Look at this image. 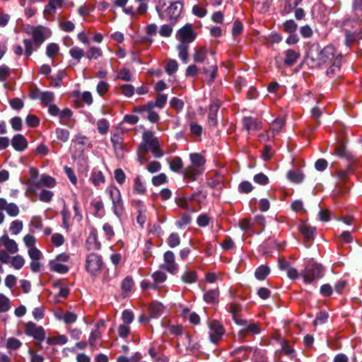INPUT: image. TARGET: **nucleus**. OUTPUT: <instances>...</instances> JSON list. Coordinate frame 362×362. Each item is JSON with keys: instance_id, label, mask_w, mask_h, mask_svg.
Returning a JSON list of instances; mask_svg holds the SVG:
<instances>
[{"instance_id": "f257e3e1", "label": "nucleus", "mask_w": 362, "mask_h": 362, "mask_svg": "<svg viewBox=\"0 0 362 362\" xmlns=\"http://www.w3.org/2000/svg\"><path fill=\"white\" fill-rule=\"evenodd\" d=\"M307 59L310 62L312 66H320L332 64L327 74H334L336 71L339 70L341 64V54L338 53L332 45H327L322 49L311 48L308 53Z\"/></svg>"}, {"instance_id": "f03ea898", "label": "nucleus", "mask_w": 362, "mask_h": 362, "mask_svg": "<svg viewBox=\"0 0 362 362\" xmlns=\"http://www.w3.org/2000/svg\"><path fill=\"white\" fill-rule=\"evenodd\" d=\"M26 33L32 36V40L24 39L23 41L26 57H30L52 35L51 30L43 25L31 26L26 29Z\"/></svg>"}, {"instance_id": "7ed1b4c3", "label": "nucleus", "mask_w": 362, "mask_h": 362, "mask_svg": "<svg viewBox=\"0 0 362 362\" xmlns=\"http://www.w3.org/2000/svg\"><path fill=\"white\" fill-rule=\"evenodd\" d=\"M214 55V52L205 46L196 47L193 54L194 62L204 65L203 72L209 76L211 82L214 81L217 71V65Z\"/></svg>"}, {"instance_id": "20e7f679", "label": "nucleus", "mask_w": 362, "mask_h": 362, "mask_svg": "<svg viewBox=\"0 0 362 362\" xmlns=\"http://www.w3.org/2000/svg\"><path fill=\"white\" fill-rule=\"evenodd\" d=\"M151 152L155 158H161L163 152L160 148L159 141L153 132L146 131L142 134V141L138 147L139 154Z\"/></svg>"}, {"instance_id": "39448f33", "label": "nucleus", "mask_w": 362, "mask_h": 362, "mask_svg": "<svg viewBox=\"0 0 362 362\" xmlns=\"http://www.w3.org/2000/svg\"><path fill=\"white\" fill-rule=\"evenodd\" d=\"M165 6V4L163 2V0H159L158 5L156 6V11L160 18L163 20L165 18H167L170 22V24H175L177 18L181 14L182 10V4L180 1H175L170 4V5L165 11V16L164 12H163V9Z\"/></svg>"}, {"instance_id": "423d86ee", "label": "nucleus", "mask_w": 362, "mask_h": 362, "mask_svg": "<svg viewBox=\"0 0 362 362\" xmlns=\"http://www.w3.org/2000/svg\"><path fill=\"white\" fill-rule=\"evenodd\" d=\"M18 252L17 243L10 238L8 235L0 237V262L3 264L10 262L9 254L13 255Z\"/></svg>"}, {"instance_id": "0eeeda50", "label": "nucleus", "mask_w": 362, "mask_h": 362, "mask_svg": "<svg viewBox=\"0 0 362 362\" xmlns=\"http://www.w3.org/2000/svg\"><path fill=\"white\" fill-rule=\"evenodd\" d=\"M300 276L305 283L312 284L324 276V268L320 264L313 263L301 272Z\"/></svg>"}, {"instance_id": "6e6552de", "label": "nucleus", "mask_w": 362, "mask_h": 362, "mask_svg": "<svg viewBox=\"0 0 362 362\" xmlns=\"http://www.w3.org/2000/svg\"><path fill=\"white\" fill-rule=\"evenodd\" d=\"M235 322L241 327L238 332L239 338L243 339L249 335H255L260 333L261 329L257 323L250 322L240 317H235Z\"/></svg>"}, {"instance_id": "1a4fd4ad", "label": "nucleus", "mask_w": 362, "mask_h": 362, "mask_svg": "<svg viewBox=\"0 0 362 362\" xmlns=\"http://www.w3.org/2000/svg\"><path fill=\"white\" fill-rule=\"evenodd\" d=\"M103 260L101 256L91 253L88 255L86 260V271L92 276H97L101 271Z\"/></svg>"}, {"instance_id": "9d476101", "label": "nucleus", "mask_w": 362, "mask_h": 362, "mask_svg": "<svg viewBox=\"0 0 362 362\" xmlns=\"http://www.w3.org/2000/svg\"><path fill=\"white\" fill-rule=\"evenodd\" d=\"M160 268L171 274H177L179 271V265L175 261V255L171 250H168L163 254V262Z\"/></svg>"}, {"instance_id": "9b49d317", "label": "nucleus", "mask_w": 362, "mask_h": 362, "mask_svg": "<svg viewBox=\"0 0 362 362\" xmlns=\"http://www.w3.org/2000/svg\"><path fill=\"white\" fill-rule=\"evenodd\" d=\"M196 37L197 34L193 30V25L189 23L180 28L175 34V37L180 42L187 44L192 42Z\"/></svg>"}, {"instance_id": "f8f14e48", "label": "nucleus", "mask_w": 362, "mask_h": 362, "mask_svg": "<svg viewBox=\"0 0 362 362\" xmlns=\"http://www.w3.org/2000/svg\"><path fill=\"white\" fill-rule=\"evenodd\" d=\"M209 332V335L210 341L212 343L217 344L220 341L225 333V329L223 325L216 320L211 321L208 323Z\"/></svg>"}, {"instance_id": "ddd939ff", "label": "nucleus", "mask_w": 362, "mask_h": 362, "mask_svg": "<svg viewBox=\"0 0 362 362\" xmlns=\"http://www.w3.org/2000/svg\"><path fill=\"white\" fill-rule=\"evenodd\" d=\"M25 333L39 341H42L45 339V329L31 321L25 325Z\"/></svg>"}, {"instance_id": "4468645a", "label": "nucleus", "mask_w": 362, "mask_h": 362, "mask_svg": "<svg viewBox=\"0 0 362 362\" xmlns=\"http://www.w3.org/2000/svg\"><path fill=\"white\" fill-rule=\"evenodd\" d=\"M56 184L57 182L54 177L47 175H42L39 179H35L30 182L29 188H52L56 185Z\"/></svg>"}, {"instance_id": "2eb2a0df", "label": "nucleus", "mask_w": 362, "mask_h": 362, "mask_svg": "<svg viewBox=\"0 0 362 362\" xmlns=\"http://www.w3.org/2000/svg\"><path fill=\"white\" fill-rule=\"evenodd\" d=\"M4 210L11 217H16L20 213V209L15 203H8L5 199L0 198V211Z\"/></svg>"}, {"instance_id": "dca6fc26", "label": "nucleus", "mask_w": 362, "mask_h": 362, "mask_svg": "<svg viewBox=\"0 0 362 362\" xmlns=\"http://www.w3.org/2000/svg\"><path fill=\"white\" fill-rule=\"evenodd\" d=\"M220 107L218 101H214L209 106L208 115V124L210 127H216L217 125V113Z\"/></svg>"}, {"instance_id": "f3484780", "label": "nucleus", "mask_w": 362, "mask_h": 362, "mask_svg": "<svg viewBox=\"0 0 362 362\" xmlns=\"http://www.w3.org/2000/svg\"><path fill=\"white\" fill-rule=\"evenodd\" d=\"M11 145L16 151H23L28 148V143L23 135L18 134L12 138Z\"/></svg>"}, {"instance_id": "a211bd4d", "label": "nucleus", "mask_w": 362, "mask_h": 362, "mask_svg": "<svg viewBox=\"0 0 362 362\" xmlns=\"http://www.w3.org/2000/svg\"><path fill=\"white\" fill-rule=\"evenodd\" d=\"M284 64L288 66H293L300 58V52L297 50L289 49L285 51Z\"/></svg>"}, {"instance_id": "6ab92c4d", "label": "nucleus", "mask_w": 362, "mask_h": 362, "mask_svg": "<svg viewBox=\"0 0 362 362\" xmlns=\"http://www.w3.org/2000/svg\"><path fill=\"white\" fill-rule=\"evenodd\" d=\"M30 190L34 192L39 199L43 202H50L54 196L52 191L45 189L30 188Z\"/></svg>"}, {"instance_id": "aec40b11", "label": "nucleus", "mask_w": 362, "mask_h": 362, "mask_svg": "<svg viewBox=\"0 0 362 362\" xmlns=\"http://www.w3.org/2000/svg\"><path fill=\"white\" fill-rule=\"evenodd\" d=\"M243 127L248 132H254L261 128V123L257 119L248 117L243 119Z\"/></svg>"}, {"instance_id": "412c9836", "label": "nucleus", "mask_w": 362, "mask_h": 362, "mask_svg": "<svg viewBox=\"0 0 362 362\" xmlns=\"http://www.w3.org/2000/svg\"><path fill=\"white\" fill-rule=\"evenodd\" d=\"M135 205L137 207L138 216H137V222L141 226H143L146 222V207L145 204L141 201L135 202Z\"/></svg>"}, {"instance_id": "4be33fe9", "label": "nucleus", "mask_w": 362, "mask_h": 362, "mask_svg": "<svg viewBox=\"0 0 362 362\" xmlns=\"http://www.w3.org/2000/svg\"><path fill=\"white\" fill-rule=\"evenodd\" d=\"M202 173V170L193 165L187 166L183 171V175L185 178L191 180H194L196 178Z\"/></svg>"}, {"instance_id": "5701e85b", "label": "nucleus", "mask_w": 362, "mask_h": 362, "mask_svg": "<svg viewBox=\"0 0 362 362\" xmlns=\"http://www.w3.org/2000/svg\"><path fill=\"white\" fill-rule=\"evenodd\" d=\"M299 230L303 237L307 240H310L315 236L316 229L306 223H303L299 226Z\"/></svg>"}, {"instance_id": "b1692460", "label": "nucleus", "mask_w": 362, "mask_h": 362, "mask_svg": "<svg viewBox=\"0 0 362 362\" xmlns=\"http://www.w3.org/2000/svg\"><path fill=\"white\" fill-rule=\"evenodd\" d=\"M164 310L163 304L158 302H153L151 304L149 308L150 317L152 318H157L160 317Z\"/></svg>"}, {"instance_id": "393cba45", "label": "nucleus", "mask_w": 362, "mask_h": 362, "mask_svg": "<svg viewBox=\"0 0 362 362\" xmlns=\"http://www.w3.org/2000/svg\"><path fill=\"white\" fill-rule=\"evenodd\" d=\"M189 45L187 43L180 42L177 45V50L178 51V56L180 59L184 62L187 63L188 61V50Z\"/></svg>"}, {"instance_id": "a878e982", "label": "nucleus", "mask_w": 362, "mask_h": 362, "mask_svg": "<svg viewBox=\"0 0 362 362\" xmlns=\"http://www.w3.org/2000/svg\"><path fill=\"white\" fill-rule=\"evenodd\" d=\"M251 350L252 349L250 347L241 346L235 349L233 351V354L235 357L236 360H247L249 358L248 352Z\"/></svg>"}, {"instance_id": "bb28decb", "label": "nucleus", "mask_w": 362, "mask_h": 362, "mask_svg": "<svg viewBox=\"0 0 362 362\" xmlns=\"http://www.w3.org/2000/svg\"><path fill=\"white\" fill-rule=\"evenodd\" d=\"M147 108V119L151 123H158L160 119L159 115L153 110L152 102L146 103Z\"/></svg>"}, {"instance_id": "cd10ccee", "label": "nucleus", "mask_w": 362, "mask_h": 362, "mask_svg": "<svg viewBox=\"0 0 362 362\" xmlns=\"http://www.w3.org/2000/svg\"><path fill=\"white\" fill-rule=\"evenodd\" d=\"M269 272L270 269L269 267L266 265H260L256 269L255 272V276L257 279L262 281L266 279V277L269 275Z\"/></svg>"}, {"instance_id": "c85d7f7f", "label": "nucleus", "mask_w": 362, "mask_h": 362, "mask_svg": "<svg viewBox=\"0 0 362 362\" xmlns=\"http://www.w3.org/2000/svg\"><path fill=\"white\" fill-rule=\"evenodd\" d=\"M189 158L192 162V164L196 167L201 168L202 167L205 163L206 160L204 157L200 153H190Z\"/></svg>"}, {"instance_id": "c756f323", "label": "nucleus", "mask_w": 362, "mask_h": 362, "mask_svg": "<svg viewBox=\"0 0 362 362\" xmlns=\"http://www.w3.org/2000/svg\"><path fill=\"white\" fill-rule=\"evenodd\" d=\"M50 267L52 271L60 274H65L68 272L69 268L66 265L59 262L55 259L50 261Z\"/></svg>"}, {"instance_id": "7c9ffc66", "label": "nucleus", "mask_w": 362, "mask_h": 362, "mask_svg": "<svg viewBox=\"0 0 362 362\" xmlns=\"http://www.w3.org/2000/svg\"><path fill=\"white\" fill-rule=\"evenodd\" d=\"M42 221L39 216H33L29 222V230L30 233H35V230L42 228Z\"/></svg>"}, {"instance_id": "2f4dec72", "label": "nucleus", "mask_w": 362, "mask_h": 362, "mask_svg": "<svg viewBox=\"0 0 362 362\" xmlns=\"http://www.w3.org/2000/svg\"><path fill=\"white\" fill-rule=\"evenodd\" d=\"M23 228V221L18 219H16L11 223L9 230L12 235H17L22 231Z\"/></svg>"}, {"instance_id": "473e14b6", "label": "nucleus", "mask_w": 362, "mask_h": 362, "mask_svg": "<svg viewBox=\"0 0 362 362\" xmlns=\"http://www.w3.org/2000/svg\"><path fill=\"white\" fill-rule=\"evenodd\" d=\"M59 52V46L54 42L49 43L46 47V55L52 59V60L54 59V57L57 56Z\"/></svg>"}, {"instance_id": "72a5a7b5", "label": "nucleus", "mask_w": 362, "mask_h": 362, "mask_svg": "<svg viewBox=\"0 0 362 362\" xmlns=\"http://www.w3.org/2000/svg\"><path fill=\"white\" fill-rule=\"evenodd\" d=\"M182 280L185 284H193L197 280V275L196 272L192 270H187L182 276Z\"/></svg>"}, {"instance_id": "f704fd0d", "label": "nucleus", "mask_w": 362, "mask_h": 362, "mask_svg": "<svg viewBox=\"0 0 362 362\" xmlns=\"http://www.w3.org/2000/svg\"><path fill=\"white\" fill-rule=\"evenodd\" d=\"M287 178L293 182L300 183L303 180L304 175L300 171L290 170L287 173Z\"/></svg>"}, {"instance_id": "c9c22d12", "label": "nucleus", "mask_w": 362, "mask_h": 362, "mask_svg": "<svg viewBox=\"0 0 362 362\" xmlns=\"http://www.w3.org/2000/svg\"><path fill=\"white\" fill-rule=\"evenodd\" d=\"M67 341L68 339L65 335H59L54 337H48L46 339V342L49 345H64L66 344Z\"/></svg>"}, {"instance_id": "e433bc0d", "label": "nucleus", "mask_w": 362, "mask_h": 362, "mask_svg": "<svg viewBox=\"0 0 362 362\" xmlns=\"http://www.w3.org/2000/svg\"><path fill=\"white\" fill-rule=\"evenodd\" d=\"M180 238L178 233H172L167 239V243L170 248H174L180 245Z\"/></svg>"}, {"instance_id": "4c0bfd02", "label": "nucleus", "mask_w": 362, "mask_h": 362, "mask_svg": "<svg viewBox=\"0 0 362 362\" xmlns=\"http://www.w3.org/2000/svg\"><path fill=\"white\" fill-rule=\"evenodd\" d=\"M142 358L140 353L136 352L130 357L120 356L117 358V362H139Z\"/></svg>"}, {"instance_id": "58836bf2", "label": "nucleus", "mask_w": 362, "mask_h": 362, "mask_svg": "<svg viewBox=\"0 0 362 362\" xmlns=\"http://www.w3.org/2000/svg\"><path fill=\"white\" fill-rule=\"evenodd\" d=\"M134 286V281L131 276H127L122 282L121 288L124 293H129Z\"/></svg>"}, {"instance_id": "ea45409f", "label": "nucleus", "mask_w": 362, "mask_h": 362, "mask_svg": "<svg viewBox=\"0 0 362 362\" xmlns=\"http://www.w3.org/2000/svg\"><path fill=\"white\" fill-rule=\"evenodd\" d=\"M112 203L114 214L117 216V217L121 218L124 211L122 199Z\"/></svg>"}, {"instance_id": "a19ab883", "label": "nucleus", "mask_w": 362, "mask_h": 362, "mask_svg": "<svg viewBox=\"0 0 362 362\" xmlns=\"http://www.w3.org/2000/svg\"><path fill=\"white\" fill-rule=\"evenodd\" d=\"M55 134L57 139L61 142L65 143L69 139V132L66 129L57 128L55 130Z\"/></svg>"}, {"instance_id": "79ce46f5", "label": "nucleus", "mask_w": 362, "mask_h": 362, "mask_svg": "<svg viewBox=\"0 0 362 362\" xmlns=\"http://www.w3.org/2000/svg\"><path fill=\"white\" fill-rule=\"evenodd\" d=\"M91 180H92V182L95 186H98L100 184L104 183L105 182V179L103 175V173L100 170L95 171L92 173Z\"/></svg>"}, {"instance_id": "37998d69", "label": "nucleus", "mask_w": 362, "mask_h": 362, "mask_svg": "<svg viewBox=\"0 0 362 362\" xmlns=\"http://www.w3.org/2000/svg\"><path fill=\"white\" fill-rule=\"evenodd\" d=\"M103 54V52L100 48L97 47H90L88 52L86 54V57L89 59H97Z\"/></svg>"}, {"instance_id": "c03bdc74", "label": "nucleus", "mask_w": 362, "mask_h": 362, "mask_svg": "<svg viewBox=\"0 0 362 362\" xmlns=\"http://www.w3.org/2000/svg\"><path fill=\"white\" fill-rule=\"evenodd\" d=\"M109 195L112 199V202H117L122 199L121 193L119 189L115 187L111 186L107 188Z\"/></svg>"}, {"instance_id": "a18cd8bd", "label": "nucleus", "mask_w": 362, "mask_h": 362, "mask_svg": "<svg viewBox=\"0 0 362 362\" xmlns=\"http://www.w3.org/2000/svg\"><path fill=\"white\" fill-rule=\"evenodd\" d=\"M11 308L10 300L4 294L0 293V313H6Z\"/></svg>"}, {"instance_id": "49530a36", "label": "nucleus", "mask_w": 362, "mask_h": 362, "mask_svg": "<svg viewBox=\"0 0 362 362\" xmlns=\"http://www.w3.org/2000/svg\"><path fill=\"white\" fill-rule=\"evenodd\" d=\"M301 1L302 0H285L284 12L287 13H291Z\"/></svg>"}, {"instance_id": "de8ad7c7", "label": "nucleus", "mask_w": 362, "mask_h": 362, "mask_svg": "<svg viewBox=\"0 0 362 362\" xmlns=\"http://www.w3.org/2000/svg\"><path fill=\"white\" fill-rule=\"evenodd\" d=\"M40 98L42 103L44 105L47 106V105L52 104V103L54 100V93L52 92H49V91L42 92L40 93Z\"/></svg>"}, {"instance_id": "09e8293b", "label": "nucleus", "mask_w": 362, "mask_h": 362, "mask_svg": "<svg viewBox=\"0 0 362 362\" xmlns=\"http://www.w3.org/2000/svg\"><path fill=\"white\" fill-rule=\"evenodd\" d=\"M59 117L62 124H65L71 120L72 112L70 109L66 108L59 112Z\"/></svg>"}, {"instance_id": "8fccbe9b", "label": "nucleus", "mask_w": 362, "mask_h": 362, "mask_svg": "<svg viewBox=\"0 0 362 362\" xmlns=\"http://www.w3.org/2000/svg\"><path fill=\"white\" fill-rule=\"evenodd\" d=\"M109 127L108 122L104 118L99 119L97 122L98 131L101 134H105L108 132Z\"/></svg>"}, {"instance_id": "3c124183", "label": "nucleus", "mask_w": 362, "mask_h": 362, "mask_svg": "<svg viewBox=\"0 0 362 362\" xmlns=\"http://www.w3.org/2000/svg\"><path fill=\"white\" fill-rule=\"evenodd\" d=\"M168 100L167 95L165 94H159L156 99V101L152 102L153 107H157L158 108H163L165 105Z\"/></svg>"}, {"instance_id": "603ef678", "label": "nucleus", "mask_w": 362, "mask_h": 362, "mask_svg": "<svg viewBox=\"0 0 362 362\" xmlns=\"http://www.w3.org/2000/svg\"><path fill=\"white\" fill-rule=\"evenodd\" d=\"M11 264L16 269H21L25 264V259L21 255H18L11 259Z\"/></svg>"}, {"instance_id": "864d4df0", "label": "nucleus", "mask_w": 362, "mask_h": 362, "mask_svg": "<svg viewBox=\"0 0 362 362\" xmlns=\"http://www.w3.org/2000/svg\"><path fill=\"white\" fill-rule=\"evenodd\" d=\"M69 54L72 58L80 61V59L85 56V52L81 48L74 47L69 50Z\"/></svg>"}, {"instance_id": "5fc2aeb1", "label": "nucleus", "mask_w": 362, "mask_h": 362, "mask_svg": "<svg viewBox=\"0 0 362 362\" xmlns=\"http://www.w3.org/2000/svg\"><path fill=\"white\" fill-rule=\"evenodd\" d=\"M182 167V160L180 157H175L170 163V168L174 172H179Z\"/></svg>"}, {"instance_id": "6e6d98bb", "label": "nucleus", "mask_w": 362, "mask_h": 362, "mask_svg": "<svg viewBox=\"0 0 362 362\" xmlns=\"http://www.w3.org/2000/svg\"><path fill=\"white\" fill-rule=\"evenodd\" d=\"M218 297V291L217 290H210L207 291L204 296V299L206 303H214Z\"/></svg>"}, {"instance_id": "4d7b16f0", "label": "nucleus", "mask_w": 362, "mask_h": 362, "mask_svg": "<svg viewBox=\"0 0 362 362\" xmlns=\"http://www.w3.org/2000/svg\"><path fill=\"white\" fill-rule=\"evenodd\" d=\"M23 240L28 250L35 247L36 238L33 235H25Z\"/></svg>"}, {"instance_id": "13d9d810", "label": "nucleus", "mask_w": 362, "mask_h": 362, "mask_svg": "<svg viewBox=\"0 0 362 362\" xmlns=\"http://www.w3.org/2000/svg\"><path fill=\"white\" fill-rule=\"evenodd\" d=\"M134 191L139 194H144L146 192V187L139 177L134 180Z\"/></svg>"}, {"instance_id": "bf43d9fd", "label": "nucleus", "mask_w": 362, "mask_h": 362, "mask_svg": "<svg viewBox=\"0 0 362 362\" xmlns=\"http://www.w3.org/2000/svg\"><path fill=\"white\" fill-rule=\"evenodd\" d=\"M59 28L64 32H71L75 28V25L70 21H62L59 22Z\"/></svg>"}, {"instance_id": "052dcab7", "label": "nucleus", "mask_w": 362, "mask_h": 362, "mask_svg": "<svg viewBox=\"0 0 362 362\" xmlns=\"http://www.w3.org/2000/svg\"><path fill=\"white\" fill-rule=\"evenodd\" d=\"M168 182V178L165 174L160 173L159 175L153 177L152 178V184L155 186H159L160 185L165 184Z\"/></svg>"}, {"instance_id": "680f3d73", "label": "nucleus", "mask_w": 362, "mask_h": 362, "mask_svg": "<svg viewBox=\"0 0 362 362\" xmlns=\"http://www.w3.org/2000/svg\"><path fill=\"white\" fill-rule=\"evenodd\" d=\"M283 25L284 30L289 33H293L298 28V25L293 20L286 21Z\"/></svg>"}, {"instance_id": "e2e57ef3", "label": "nucleus", "mask_w": 362, "mask_h": 362, "mask_svg": "<svg viewBox=\"0 0 362 362\" xmlns=\"http://www.w3.org/2000/svg\"><path fill=\"white\" fill-rule=\"evenodd\" d=\"M253 188L252 185L248 181H243L238 186L239 192L246 194L251 192Z\"/></svg>"}, {"instance_id": "0e129e2a", "label": "nucleus", "mask_w": 362, "mask_h": 362, "mask_svg": "<svg viewBox=\"0 0 362 362\" xmlns=\"http://www.w3.org/2000/svg\"><path fill=\"white\" fill-rule=\"evenodd\" d=\"M178 68L177 62L175 59H170L168 62V64L165 67V71L171 75L174 74Z\"/></svg>"}, {"instance_id": "69168bd1", "label": "nucleus", "mask_w": 362, "mask_h": 362, "mask_svg": "<svg viewBox=\"0 0 362 362\" xmlns=\"http://www.w3.org/2000/svg\"><path fill=\"white\" fill-rule=\"evenodd\" d=\"M122 318L124 322V325H129L134 320V316L132 311L129 310H124L122 312Z\"/></svg>"}, {"instance_id": "338daca9", "label": "nucleus", "mask_w": 362, "mask_h": 362, "mask_svg": "<svg viewBox=\"0 0 362 362\" xmlns=\"http://www.w3.org/2000/svg\"><path fill=\"white\" fill-rule=\"evenodd\" d=\"M253 180L255 183L262 185H265L269 182L268 177L262 173L255 175Z\"/></svg>"}, {"instance_id": "774afa93", "label": "nucleus", "mask_w": 362, "mask_h": 362, "mask_svg": "<svg viewBox=\"0 0 362 362\" xmlns=\"http://www.w3.org/2000/svg\"><path fill=\"white\" fill-rule=\"evenodd\" d=\"M28 253L32 260H40L42 257V252L36 247L28 250Z\"/></svg>"}]
</instances>
